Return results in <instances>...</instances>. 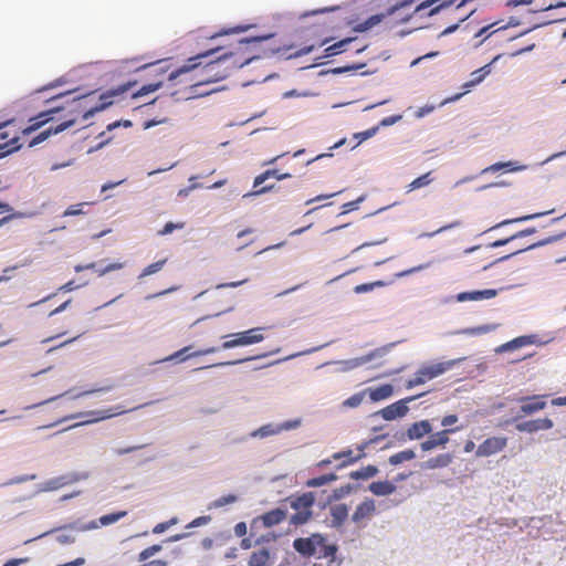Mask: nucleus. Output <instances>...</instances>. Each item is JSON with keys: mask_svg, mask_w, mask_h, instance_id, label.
I'll return each mask as SVG.
<instances>
[{"mask_svg": "<svg viewBox=\"0 0 566 566\" xmlns=\"http://www.w3.org/2000/svg\"><path fill=\"white\" fill-rule=\"evenodd\" d=\"M276 190L275 185H265L254 191L247 193L244 197L260 196Z\"/></svg>", "mask_w": 566, "mask_h": 566, "instance_id": "nucleus-53", "label": "nucleus"}, {"mask_svg": "<svg viewBox=\"0 0 566 566\" xmlns=\"http://www.w3.org/2000/svg\"><path fill=\"white\" fill-rule=\"evenodd\" d=\"M287 512L284 509L277 507L271 510L255 520L261 521L265 527H272L282 523L286 518Z\"/></svg>", "mask_w": 566, "mask_h": 566, "instance_id": "nucleus-18", "label": "nucleus"}, {"mask_svg": "<svg viewBox=\"0 0 566 566\" xmlns=\"http://www.w3.org/2000/svg\"><path fill=\"white\" fill-rule=\"evenodd\" d=\"M87 206H90L88 202H80L76 205H72L63 212V217H73V216L84 214L85 213L84 208Z\"/></svg>", "mask_w": 566, "mask_h": 566, "instance_id": "nucleus-46", "label": "nucleus"}, {"mask_svg": "<svg viewBox=\"0 0 566 566\" xmlns=\"http://www.w3.org/2000/svg\"><path fill=\"white\" fill-rule=\"evenodd\" d=\"M360 201H363V198L344 203L342 206V213H347L349 211L356 210Z\"/></svg>", "mask_w": 566, "mask_h": 566, "instance_id": "nucleus-57", "label": "nucleus"}, {"mask_svg": "<svg viewBox=\"0 0 566 566\" xmlns=\"http://www.w3.org/2000/svg\"><path fill=\"white\" fill-rule=\"evenodd\" d=\"M264 327H255L248 331L229 334L223 337L227 338V340L221 344V348L230 349L260 343L264 339V336L261 333Z\"/></svg>", "mask_w": 566, "mask_h": 566, "instance_id": "nucleus-6", "label": "nucleus"}, {"mask_svg": "<svg viewBox=\"0 0 566 566\" xmlns=\"http://www.w3.org/2000/svg\"><path fill=\"white\" fill-rule=\"evenodd\" d=\"M506 446V437H490L479 444L475 451V455L478 458L491 457L503 451Z\"/></svg>", "mask_w": 566, "mask_h": 566, "instance_id": "nucleus-10", "label": "nucleus"}, {"mask_svg": "<svg viewBox=\"0 0 566 566\" xmlns=\"http://www.w3.org/2000/svg\"><path fill=\"white\" fill-rule=\"evenodd\" d=\"M85 563V559L83 557H78L72 562L65 563V564H59L56 566H81Z\"/></svg>", "mask_w": 566, "mask_h": 566, "instance_id": "nucleus-64", "label": "nucleus"}, {"mask_svg": "<svg viewBox=\"0 0 566 566\" xmlns=\"http://www.w3.org/2000/svg\"><path fill=\"white\" fill-rule=\"evenodd\" d=\"M381 437H376L375 439H370L368 441H364L361 442L360 444L357 446V450H358V453L354 457V458H350L346 461H343L340 464H339V468H344V467H347L349 464H353L357 461H359L360 459L365 458V450L366 448L374 443V442H377Z\"/></svg>", "mask_w": 566, "mask_h": 566, "instance_id": "nucleus-32", "label": "nucleus"}, {"mask_svg": "<svg viewBox=\"0 0 566 566\" xmlns=\"http://www.w3.org/2000/svg\"><path fill=\"white\" fill-rule=\"evenodd\" d=\"M457 1L458 0H427L417 6L413 12L419 13L429 10L428 15H432L442 8L449 7Z\"/></svg>", "mask_w": 566, "mask_h": 566, "instance_id": "nucleus-20", "label": "nucleus"}, {"mask_svg": "<svg viewBox=\"0 0 566 566\" xmlns=\"http://www.w3.org/2000/svg\"><path fill=\"white\" fill-rule=\"evenodd\" d=\"M431 431H432L431 423L428 420H421V421L412 423L408 428L406 436L409 440H417V439H421L426 434L431 433Z\"/></svg>", "mask_w": 566, "mask_h": 566, "instance_id": "nucleus-22", "label": "nucleus"}, {"mask_svg": "<svg viewBox=\"0 0 566 566\" xmlns=\"http://www.w3.org/2000/svg\"><path fill=\"white\" fill-rule=\"evenodd\" d=\"M565 237H566V232L565 231L564 232H559L557 234L547 237L545 239H542V240H539L537 242H534V243H531L528 245L520 247L518 249H516L515 251L511 252L510 254L500 258L497 261L506 260L510 256L515 255L517 253H521V252H524V251H527V250H532V249H535V248H539V247H544V245L557 242V241L562 240Z\"/></svg>", "mask_w": 566, "mask_h": 566, "instance_id": "nucleus-17", "label": "nucleus"}, {"mask_svg": "<svg viewBox=\"0 0 566 566\" xmlns=\"http://www.w3.org/2000/svg\"><path fill=\"white\" fill-rule=\"evenodd\" d=\"M387 352H388V347L384 346V347L376 348L366 355L346 360V361H344V364L346 366L345 369H354V368L363 366L367 363H370L375 359H380L387 354Z\"/></svg>", "mask_w": 566, "mask_h": 566, "instance_id": "nucleus-14", "label": "nucleus"}, {"mask_svg": "<svg viewBox=\"0 0 566 566\" xmlns=\"http://www.w3.org/2000/svg\"><path fill=\"white\" fill-rule=\"evenodd\" d=\"M545 395H534L531 397H522L518 401L522 403L520 412L523 416L533 415L546 407Z\"/></svg>", "mask_w": 566, "mask_h": 566, "instance_id": "nucleus-12", "label": "nucleus"}, {"mask_svg": "<svg viewBox=\"0 0 566 566\" xmlns=\"http://www.w3.org/2000/svg\"><path fill=\"white\" fill-rule=\"evenodd\" d=\"M416 458V453L411 449H407L400 452H397L389 458V463L392 465H398L405 461H410Z\"/></svg>", "mask_w": 566, "mask_h": 566, "instance_id": "nucleus-36", "label": "nucleus"}, {"mask_svg": "<svg viewBox=\"0 0 566 566\" xmlns=\"http://www.w3.org/2000/svg\"><path fill=\"white\" fill-rule=\"evenodd\" d=\"M457 421H458V416L457 415H448V416H444L442 418L441 426L446 427L447 429H449L448 427L454 424Z\"/></svg>", "mask_w": 566, "mask_h": 566, "instance_id": "nucleus-60", "label": "nucleus"}, {"mask_svg": "<svg viewBox=\"0 0 566 566\" xmlns=\"http://www.w3.org/2000/svg\"><path fill=\"white\" fill-rule=\"evenodd\" d=\"M13 123L14 120L0 123V158L21 148V144L19 143L20 137L17 134L10 137V133L3 130V128L11 126Z\"/></svg>", "mask_w": 566, "mask_h": 566, "instance_id": "nucleus-9", "label": "nucleus"}, {"mask_svg": "<svg viewBox=\"0 0 566 566\" xmlns=\"http://www.w3.org/2000/svg\"><path fill=\"white\" fill-rule=\"evenodd\" d=\"M365 396H366V390L356 392L353 396H350L349 398H347L346 400H344L343 406L346 408H356L363 402Z\"/></svg>", "mask_w": 566, "mask_h": 566, "instance_id": "nucleus-45", "label": "nucleus"}, {"mask_svg": "<svg viewBox=\"0 0 566 566\" xmlns=\"http://www.w3.org/2000/svg\"><path fill=\"white\" fill-rule=\"evenodd\" d=\"M161 85H163L161 82L149 83L147 85H144L133 94V98H138V97L145 96L147 94L154 93L157 90H159L161 87Z\"/></svg>", "mask_w": 566, "mask_h": 566, "instance_id": "nucleus-44", "label": "nucleus"}, {"mask_svg": "<svg viewBox=\"0 0 566 566\" xmlns=\"http://www.w3.org/2000/svg\"><path fill=\"white\" fill-rule=\"evenodd\" d=\"M124 412H126V410L125 409H120V408H117L114 411H108V410L107 411H99V412L92 411V412H90V415L91 416H95V417L93 419L87 420L86 422L104 420V419L111 418L113 416L122 415Z\"/></svg>", "mask_w": 566, "mask_h": 566, "instance_id": "nucleus-43", "label": "nucleus"}, {"mask_svg": "<svg viewBox=\"0 0 566 566\" xmlns=\"http://www.w3.org/2000/svg\"><path fill=\"white\" fill-rule=\"evenodd\" d=\"M376 513V503L373 499H366L358 504L352 515V522L358 527L364 528Z\"/></svg>", "mask_w": 566, "mask_h": 566, "instance_id": "nucleus-8", "label": "nucleus"}, {"mask_svg": "<svg viewBox=\"0 0 566 566\" xmlns=\"http://www.w3.org/2000/svg\"><path fill=\"white\" fill-rule=\"evenodd\" d=\"M389 283L390 282H385L381 280L370 282V283H363V284L356 285L354 287V292L356 294L367 293V292L373 291L376 287H384V286L388 285Z\"/></svg>", "mask_w": 566, "mask_h": 566, "instance_id": "nucleus-40", "label": "nucleus"}, {"mask_svg": "<svg viewBox=\"0 0 566 566\" xmlns=\"http://www.w3.org/2000/svg\"><path fill=\"white\" fill-rule=\"evenodd\" d=\"M56 541L60 544H71L75 542V536L72 534L62 533L56 536Z\"/></svg>", "mask_w": 566, "mask_h": 566, "instance_id": "nucleus-59", "label": "nucleus"}, {"mask_svg": "<svg viewBox=\"0 0 566 566\" xmlns=\"http://www.w3.org/2000/svg\"><path fill=\"white\" fill-rule=\"evenodd\" d=\"M265 356L266 355L263 354V355H259V356H255V357H247V358H242V359H238V360H233V361H221V363H217V364H212V365L206 366V368L238 365V364H242V363L249 361L251 359L262 358V357H265ZM201 369H205V367L197 368V370H201Z\"/></svg>", "mask_w": 566, "mask_h": 566, "instance_id": "nucleus-48", "label": "nucleus"}, {"mask_svg": "<svg viewBox=\"0 0 566 566\" xmlns=\"http://www.w3.org/2000/svg\"><path fill=\"white\" fill-rule=\"evenodd\" d=\"M59 111H60V108L53 107L49 111L42 112V113L38 114L36 116L30 118V120H29L30 124L21 130V134L23 136H28V135L32 134L33 132L38 130L44 124L50 122L53 118L52 115L54 113H57Z\"/></svg>", "mask_w": 566, "mask_h": 566, "instance_id": "nucleus-15", "label": "nucleus"}, {"mask_svg": "<svg viewBox=\"0 0 566 566\" xmlns=\"http://www.w3.org/2000/svg\"><path fill=\"white\" fill-rule=\"evenodd\" d=\"M234 533L237 536L242 537L247 534V524L244 522H240L234 526Z\"/></svg>", "mask_w": 566, "mask_h": 566, "instance_id": "nucleus-61", "label": "nucleus"}, {"mask_svg": "<svg viewBox=\"0 0 566 566\" xmlns=\"http://www.w3.org/2000/svg\"><path fill=\"white\" fill-rule=\"evenodd\" d=\"M297 424H298L297 421L295 423H284L276 428H274L272 424H265V426H262L261 428H259L258 430L253 431L251 433V436L264 438L268 436L276 434L282 430L292 429V428L296 427Z\"/></svg>", "mask_w": 566, "mask_h": 566, "instance_id": "nucleus-27", "label": "nucleus"}, {"mask_svg": "<svg viewBox=\"0 0 566 566\" xmlns=\"http://www.w3.org/2000/svg\"><path fill=\"white\" fill-rule=\"evenodd\" d=\"M534 343L533 336H520L516 337L505 344H502L496 352L504 353L509 350H513L523 346H527Z\"/></svg>", "mask_w": 566, "mask_h": 566, "instance_id": "nucleus-28", "label": "nucleus"}, {"mask_svg": "<svg viewBox=\"0 0 566 566\" xmlns=\"http://www.w3.org/2000/svg\"><path fill=\"white\" fill-rule=\"evenodd\" d=\"M166 262H167V259H163V260H159V261H157V262H154V263H151V264L147 265V266L142 271V273L139 274V276H138V277H139V279H144V277H146V276H148V275H151V274H155V273L159 272V271L164 268V265L166 264Z\"/></svg>", "mask_w": 566, "mask_h": 566, "instance_id": "nucleus-42", "label": "nucleus"}, {"mask_svg": "<svg viewBox=\"0 0 566 566\" xmlns=\"http://www.w3.org/2000/svg\"><path fill=\"white\" fill-rule=\"evenodd\" d=\"M524 166L518 165L516 161L495 163L484 169V172H496L504 169L505 171L514 172L524 169Z\"/></svg>", "mask_w": 566, "mask_h": 566, "instance_id": "nucleus-30", "label": "nucleus"}, {"mask_svg": "<svg viewBox=\"0 0 566 566\" xmlns=\"http://www.w3.org/2000/svg\"><path fill=\"white\" fill-rule=\"evenodd\" d=\"M331 526L340 527L348 518V507L344 503L332 505L329 509Z\"/></svg>", "mask_w": 566, "mask_h": 566, "instance_id": "nucleus-19", "label": "nucleus"}, {"mask_svg": "<svg viewBox=\"0 0 566 566\" xmlns=\"http://www.w3.org/2000/svg\"><path fill=\"white\" fill-rule=\"evenodd\" d=\"M355 455H353V450L352 449H347V450H343V451H339V452H336L332 455V459L333 460H340V459H344L343 461H346L350 458H354Z\"/></svg>", "mask_w": 566, "mask_h": 566, "instance_id": "nucleus-56", "label": "nucleus"}, {"mask_svg": "<svg viewBox=\"0 0 566 566\" xmlns=\"http://www.w3.org/2000/svg\"><path fill=\"white\" fill-rule=\"evenodd\" d=\"M378 473V469L375 465H367L359 470L350 472L349 476L353 480H367L374 478Z\"/></svg>", "mask_w": 566, "mask_h": 566, "instance_id": "nucleus-34", "label": "nucleus"}, {"mask_svg": "<svg viewBox=\"0 0 566 566\" xmlns=\"http://www.w3.org/2000/svg\"><path fill=\"white\" fill-rule=\"evenodd\" d=\"M497 291L494 289H485L480 291H472V292H462L458 294L457 298L460 302L465 301H480V300H490L496 296Z\"/></svg>", "mask_w": 566, "mask_h": 566, "instance_id": "nucleus-23", "label": "nucleus"}, {"mask_svg": "<svg viewBox=\"0 0 566 566\" xmlns=\"http://www.w3.org/2000/svg\"><path fill=\"white\" fill-rule=\"evenodd\" d=\"M217 51H219V49L210 50L188 59L185 65L169 74L168 80L174 81L186 73L197 70L198 73L191 78V81H195L193 86L216 83L227 78L231 70L241 69L251 61V59L239 57L237 53L227 52L216 60L203 64V60Z\"/></svg>", "mask_w": 566, "mask_h": 566, "instance_id": "nucleus-1", "label": "nucleus"}, {"mask_svg": "<svg viewBox=\"0 0 566 566\" xmlns=\"http://www.w3.org/2000/svg\"><path fill=\"white\" fill-rule=\"evenodd\" d=\"M293 547L303 556H315L317 559L329 562H335L338 551L337 545L329 544L327 538L319 533L294 539Z\"/></svg>", "mask_w": 566, "mask_h": 566, "instance_id": "nucleus-3", "label": "nucleus"}, {"mask_svg": "<svg viewBox=\"0 0 566 566\" xmlns=\"http://www.w3.org/2000/svg\"><path fill=\"white\" fill-rule=\"evenodd\" d=\"M412 3L413 0H403L389 8L385 13L371 15L366 21L358 23L357 25L354 27V30L356 32H365L380 23L385 18L395 14L396 12L400 11L403 8L410 7Z\"/></svg>", "mask_w": 566, "mask_h": 566, "instance_id": "nucleus-7", "label": "nucleus"}, {"mask_svg": "<svg viewBox=\"0 0 566 566\" xmlns=\"http://www.w3.org/2000/svg\"><path fill=\"white\" fill-rule=\"evenodd\" d=\"M291 49L292 48L283 49L284 54H286L287 57H298V56L306 55L310 52H312L313 49H314V45L313 44L312 45H305V46L301 48L297 51L289 52Z\"/></svg>", "mask_w": 566, "mask_h": 566, "instance_id": "nucleus-51", "label": "nucleus"}, {"mask_svg": "<svg viewBox=\"0 0 566 566\" xmlns=\"http://www.w3.org/2000/svg\"><path fill=\"white\" fill-rule=\"evenodd\" d=\"M291 177H292V175L289 172L281 174L277 169H268L254 178L253 188L260 187L262 184H264L270 178H274L276 180H283V179H287Z\"/></svg>", "mask_w": 566, "mask_h": 566, "instance_id": "nucleus-26", "label": "nucleus"}, {"mask_svg": "<svg viewBox=\"0 0 566 566\" xmlns=\"http://www.w3.org/2000/svg\"><path fill=\"white\" fill-rule=\"evenodd\" d=\"M28 562H29L28 557H25V558H12V559L7 560L3 564V566H19V565L28 563Z\"/></svg>", "mask_w": 566, "mask_h": 566, "instance_id": "nucleus-62", "label": "nucleus"}, {"mask_svg": "<svg viewBox=\"0 0 566 566\" xmlns=\"http://www.w3.org/2000/svg\"><path fill=\"white\" fill-rule=\"evenodd\" d=\"M452 461L453 455L451 453H442L423 462L422 468L428 470L441 469L451 464Z\"/></svg>", "mask_w": 566, "mask_h": 566, "instance_id": "nucleus-25", "label": "nucleus"}, {"mask_svg": "<svg viewBox=\"0 0 566 566\" xmlns=\"http://www.w3.org/2000/svg\"><path fill=\"white\" fill-rule=\"evenodd\" d=\"M126 512L125 511H120V512H116V513H112V514H107V515H103L101 518H99V522L101 524L103 525H109V524H113L115 522H117L118 520H120L122 517L126 516Z\"/></svg>", "mask_w": 566, "mask_h": 566, "instance_id": "nucleus-49", "label": "nucleus"}, {"mask_svg": "<svg viewBox=\"0 0 566 566\" xmlns=\"http://www.w3.org/2000/svg\"><path fill=\"white\" fill-rule=\"evenodd\" d=\"M315 500V494L313 492L293 494L286 497L284 502L294 510V513L291 514L289 520L290 525L302 526L308 523L313 517Z\"/></svg>", "mask_w": 566, "mask_h": 566, "instance_id": "nucleus-4", "label": "nucleus"}, {"mask_svg": "<svg viewBox=\"0 0 566 566\" xmlns=\"http://www.w3.org/2000/svg\"><path fill=\"white\" fill-rule=\"evenodd\" d=\"M238 500V497L233 494H228V495H224V496H221L219 497L218 500H216L213 502V506L214 507H221V506H224V505H228V504H232L234 503L235 501Z\"/></svg>", "mask_w": 566, "mask_h": 566, "instance_id": "nucleus-52", "label": "nucleus"}, {"mask_svg": "<svg viewBox=\"0 0 566 566\" xmlns=\"http://www.w3.org/2000/svg\"><path fill=\"white\" fill-rule=\"evenodd\" d=\"M135 84H136V81H129L123 85H119L117 88L109 90V91L103 93L99 96L101 103L91 108H86V106L84 105V97L74 98L71 103L70 116L65 117V119L61 124H59L54 127L51 126V127L42 130L36 136H34L29 143V147H34V146L43 143L44 140H46L50 136L56 135V134L65 130L66 128L73 126L76 123L80 115L83 120H87L95 113L101 112V111L105 109L107 106L112 105L113 97L127 92Z\"/></svg>", "mask_w": 566, "mask_h": 566, "instance_id": "nucleus-2", "label": "nucleus"}, {"mask_svg": "<svg viewBox=\"0 0 566 566\" xmlns=\"http://www.w3.org/2000/svg\"><path fill=\"white\" fill-rule=\"evenodd\" d=\"M160 551H161V545L155 544V545L148 546V547L144 548L138 554V560L146 562L147 559H149L151 556H154L155 554H157Z\"/></svg>", "mask_w": 566, "mask_h": 566, "instance_id": "nucleus-47", "label": "nucleus"}, {"mask_svg": "<svg viewBox=\"0 0 566 566\" xmlns=\"http://www.w3.org/2000/svg\"><path fill=\"white\" fill-rule=\"evenodd\" d=\"M491 72V66L490 64H486L484 65L483 67L474 71L472 74H471V80L469 82H467L463 86L469 88L471 86H474L479 83H481L483 81V78L490 74Z\"/></svg>", "mask_w": 566, "mask_h": 566, "instance_id": "nucleus-35", "label": "nucleus"}, {"mask_svg": "<svg viewBox=\"0 0 566 566\" xmlns=\"http://www.w3.org/2000/svg\"><path fill=\"white\" fill-rule=\"evenodd\" d=\"M426 266H427V265H423V264L418 265V266H413V268H411V269H408V270H405V271H401V272L396 273V274H395V277H396V279L405 277V276H407V275H410V274H412V273H416V272H419V271H421V270L426 269Z\"/></svg>", "mask_w": 566, "mask_h": 566, "instance_id": "nucleus-55", "label": "nucleus"}, {"mask_svg": "<svg viewBox=\"0 0 566 566\" xmlns=\"http://www.w3.org/2000/svg\"><path fill=\"white\" fill-rule=\"evenodd\" d=\"M369 491L377 496H385L392 494L396 491V485L389 481H376L370 483Z\"/></svg>", "mask_w": 566, "mask_h": 566, "instance_id": "nucleus-29", "label": "nucleus"}, {"mask_svg": "<svg viewBox=\"0 0 566 566\" xmlns=\"http://www.w3.org/2000/svg\"><path fill=\"white\" fill-rule=\"evenodd\" d=\"M124 266H125L124 262H113V263L107 264L104 268L97 269L96 273L98 276H103L112 271L122 270Z\"/></svg>", "mask_w": 566, "mask_h": 566, "instance_id": "nucleus-50", "label": "nucleus"}, {"mask_svg": "<svg viewBox=\"0 0 566 566\" xmlns=\"http://www.w3.org/2000/svg\"><path fill=\"white\" fill-rule=\"evenodd\" d=\"M535 232H536V229L534 227L527 228V229L516 232L515 234H513L506 239L496 240V241L490 243L489 247L490 248H499V247L510 243L511 241H513L515 239L531 235V234H534Z\"/></svg>", "mask_w": 566, "mask_h": 566, "instance_id": "nucleus-33", "label": "nucleus"}, {"mask_svg": "<svg viewBox=\"0 0 566 566\" xmlns=\"http://www.w3.org/2000/svg\"><path fill=\"white\" fill-rule=\"evenodd\" d=\"M549 212L551 211H548V213ZM545 214H547V212H537V213L522 216V217H517V218H513V219H506V220H503L500 223L495 224L491 229H496V228H500V227H503V226H506V224H510V223L524 222V221L532 220V219H535V218H538V217H542V216H545Z\"/></svg>", "mask_w": 566, "mask_h": 566, "instance_id": "nucleus-39", "label": "nucleus"}, {"mask_svg": "<svg viewBox=\"0 0 566 566\" xmlns=\"http://www.w3.org/2000/svg\"><path fill=\"white\" fill-rule=\"evenodd\" d=\"M461 429V427H457L453 429H444L436 432L431 434L428 440L421 442L420 448L422 451L427 452L437 447H444L449 442V433L457 432Z\"/></svg>", "mask_w": 566, "mask_h": 566, "instance_id": "nucleus-13", "label": "nucleus"}, {"mask_svg": "<svg viewBox=\"0 0 566 566\" xmlns=\"http://www.w3.org/2000/svg\"><path fill=\"white\" fill-rule=\"evenodd\" d=\"M184 223L182 222H179V223H172V222H168L165 224V227L159 231V234L161 235H166V234H169L171 233L174 230L176 229H182L184 228Z\"/></svg>", "mask_w": 566, "mask_h": 566, "instance_id": "nucleus-54", "label": "nucleus"}, {"mask_svg": "<svg viewBox=\"0 0 566 566\" xmlns=\"http://www.w3.org/2000/svg\"><path fill=\"white\" fill-rule=\"evenodd\" d=\"M462 360H464V358H457L424 365L415 373L413 377L407 380L406 387L410 389L416 386L423 385L427 381L451 370L457 364H459Z\"/></svg>", "mask_w": 566, "mask_h": 566, "instance_id": "nucleus-5", "label": "nucleus"}, {"mask_svg": "<svg viewBox=\"0 0 566 566\" xmlns=\"http://www.w3.org/2000/svg\"><path fill=\"white\" fill-rule=\"evenodd\" d=\"M430 175H431V172H427V174L416 178L413 181H411L407 186V191L410 192V191H413L421 187L428 186L432 181V179L430 178Z\"/></svg>", "mask_w": 566, "mask_h": 566, "instance_id": "nucleus-41", "label": "nucleus"}, {"mask_svg": "<svg viewBox=\"0 0 566 566\" xmlns=\"http://www.w3.org/2000/svg\"><path fill=\"white\" fill-rule=\"evenodd\" d=\"M139 566H168V563L166 560H163V559H154V560H150L148 563H144Z\"/></svg>", "mask_w": 566, "mask_h": 566, "instance_id": "nucleus-63", "label": "nucleus"}, {"mask_svg": "<svg viewBox=\"0 0 566 566\" xmlns=\"http://www.w3.org/2000/svg\"><path fill=\"white\" fill-rule=\"evenodd\" d=\"M376 130H377V128H370L365 132L355 134V137L359 139L358 144L361 143L363 140H366V139L373 137L375 135Z\"/></svg>", "mask_w": 566, "mask_h": 566, "instance_id": "nucleus-58", "label": "nucleus"}, {"mask_svg": "<svg viewBox=\"0 0 566 566\" xmlns=\"http://www.w3.org/2000/svg\"><path fill=\"white\" fill-rule=\"evenodd\" d=\"M554 426L549 418H541L527 420L516 424V430L520 432L533 433L542 430H549Z\"/></svg>", "mask_w": 566, "mask_h": 566, "instance_id": "nucleus-16", "label": "nucleus"}, {"mask_svg": "<svg viewBox=\"0 0 566 566\" xmlns=\"http://www.w3.org/2000/svg\"><path fill=\"white\" fill-rule=\"evenodd\" d=\"M353 41V38L343 39L325 49L326 56H333L345 51V48Z\"/></svg>", "mask_w": 566, "mask_h": 566, "instance_id": "nucleus-37", "label": "nucleus"}, {"mask_svg": "<svg viewBox=\"0 0 566 566\" xmlns=\"http://www.w3.org/2000/svg\"><path fill=\"white\" fill-rule=\"evenodd\" d=\"M337 479V475L334 474V473H329V474H324V475H321V476H317V478H313V479H310L306 481V486L308 488H318V486H322V485H325L329 482H333Z\"/></svg>", "mask_w": 566, "mask_h": 566, "instance_id": "nucleus-38", "label": "nucleus"}, {"mask_svg": "<svg viewBox=\"0 0 566 566\" xmlns=\"http://www.w3.org/2000/svg\"><path fill=\"white\" fill-rule=\"evenodd\" d=\"M190 348H191L190 346H186V347L177 350L176 353L170 355L167 358V360L180 359L182 361V360H186L191 357H198V356H205L208 354H212L219 349L218 347H208V348L199 349V350H196L192 353H188L190 350Z\"/></svg>", "mask_w": 566, "mask_h": 566, "instance_id": "nucleus-21", "label": "nucleus"}, {"mask_svg": "<svg viewBox=\"0 0 566 566\" xmlns=\"http://www.w3.org/2000/svg\"><path fill=\"white\" fill-rule=\"evenodd\" d=\"M420 396L421 395L398 400V401L385 407L384 409H381L379 413L382 417V419L388 420V421L394 420L396 418L403 417L408 412L407 402L412 401L413 399H416L417 397H420Z\"/></svg>", "mask_w": 566, "mask_h": 566, "instance_id": "nucleus-11", "label": "nucleus"}, {"mask_svg": "<svg viewBox=\"0 0 566 566\" xmlns=\"http://www.w3.org/2000/svg\"><path fill=\"white\" fill-rule=\"evenodd\" d=\"M365 390L373 402L386 400L394 394V387L390 384H384L375 388H366Z\"/></svg>", "mask_w": 566, "mask_h": 566, "instance_id": "nucleus-24", "label": "nucleus"}, {"mask_svg": "<svg viewBox=\"0 0 566 566\" xmlns=\"http://www.w3.org/2000/svg\"><path fill=\"white\" fill-rule=\"evenodd\" d=\"M270 560V553L266 548H262L253 552L250 555L248 565L249 566H266Z\"/></svg>", "mask_w": 566, "mask_h": 566, "instance_id": "nucleus-31", "label": "nucleus"}]
</instances>
